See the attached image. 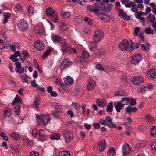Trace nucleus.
I'll return each instance as SVG.
<instances>
[{
	"label": "nucleus",
	"mask_w": 156,
	"mask_h": 156,
	"mask_svg": "<svg viewBox=\"0 0 156 156\" xmlns=\"http://www.w3.org/2000/svg\"><path fill=\"white\" fill-rule=\"evenodd\" d=\"M45 131L44 129H41L39 131V135L41 137H42L44 135Z\"/></svg>",
	"instance_id": "60"
},
{
	"label": "nucleus",
	"mask_w": 156,
	"mask_h": 156,
	"mask_svg": "<svg viewBox=\"0 0 156 156\" xmlns=\"http://www.w3.org/2000/svg\"><path fill=\"white\" fill-rule=\"evenodd\" d=\"M140 29L138 27H136L134 29V35L135 36L138 35V33L140 31Z\"/></svg>",
	"instance_id": "51"
},
{
	"label": "nucleus",
	"mask_w": 156,
	"mask_h": 156,
	"mask_svg": "<svg viewBox=\"0 0 156 156\" xmlns=\"http://www.w3.org/2000/svg\"><path fill=\"white\" fill-rule=\"evenodd\" d=\"M113 105L112 102L109 103L107 105L106 111L108 112H112L113 111Z\"/></svg>",
	"instance_id": "31"
},
{
	"label": "nucleus",
	"mask_w": 156,
	"mask_h": 156,
	"mask_svg": "<svg viewBox=\"0 0 156 156\" xmlns=\"http://www.w3.org/2000/svg\"><path fill=\"white\" fill-rule=\"evenodd\" d=\"M15 56H14L13 55H12L10 56L9 58H10L12 59L14 62H17L18 61V59L17 57Z\"/></svg>",
	"instance_id": "52"
},
{
	"label": "nucleus",
	"mask_w": 156,
	"mask_h": 156,
	"mask_svg": "<svg viewBox=\"0 0 156 156\" xmlns=\"http://www.w3.org/2000/svg\"><path fill=\"white\" fill-rule=\"evenodd\" d=\"M142 60L141 55L140 53H135L133 55L130 62L132 64L136 65L138 64Z\"/></svg>",
	"instance_id": "4"
},
{
	"label": "nucleus",
	"mask_w": 156,
	"mask_h": 156,
	"mask_svg": "<svg viewBox=\"0 0 156 156\" xmlns=\"http://www.w3.org/2000/svg\"><path fill=\"white\" fill-rule=\"evenodd\" d=\"M99 123L101 124H102L104 126H107L108 124L107 121L102 119H101L99 120Z\"/></svg>",
	"instance_id": "58"
},
{
	"label": "nucleus",
	"mask_w": 156,
	"mask_h": 156,
	"mask_svg": "<svg viewBox=\"0 0 156 156\" xmlns=\"http://www.w3.org/2000/svg\"><path fill=\"white\" fill-rule=\"evenodd\" d=\"M144 14V12L141 11H139L136 13L135 14V15L136 16V19H140L141 16L142 15Z\"/></svg>",
	"instance_id": "45"
},
{
	"label": "nucleus",
	"mask_w": 156,
	"mask_h": 156,
	"mask_svg": "<svg viewBox=\"0 0 156 156\" xmlns=\"http://www.w3.org/2000/svg\"><path fill=\"white\" fill-rule=\"evenodd\" d=\"M108 156H115V149L113 147H111L108 152Z\"/></svg>",
	"instance_id": "33"
},
{
	"label": "nucleus",
	"mask_w": 156,
	"mask_h": 156,
	"mask_svg": "<svg viewBox=\"0 0 156 156\" xmlns=\"http://www.w3.org/2000/svg\"><path fill=\"white\" fill-rule=\"evenodd\" d=\"M61 14L63 17L65 19L68 18L70 15L69 12L65 11L63 10L61 11Z\"/></svg>",
	"instance_id": "27"
},
{
	"label": "nucleus",
	"mask_w": 156,
	"mask_h": 156,
	"mask_svg": "<svg viewBox=\"0 0 156 156\" xmlns=\"http://www.w3.org/2000/svg\"><path fill=\"white\" fill-rule=\"evenodd\" d=\"M38 130L37 129H34L32 131V134L34 137H35L37 136Z\"/></svg>",
	"instance_id": "57"
},
{
	"label": "nucleus",
	"mask_w": 156,
	"mask_h": 156,
	"mask_svg": "<svg viewBox=\"0 0 156 156\" xmlns=\"http://www.w3.org/2000/svg\"><path fill=\"white\" fill-rule=\"evenodd\" d=\"M146 87L145 86L144 87H141L137 90V91L139 93H143L145 92L146 91Z\"/></svg>",
	"instance_id": "47"
},
{
	"label": "nucleus",
	"mask_w": 156,
	"mask_h": 156,
	"mask_svg": "<svg viewBox=\"0 0 156 156\" xmlns=\"http://www.w3.org/2000/svg\"><path fill=\"white\" fill-rule=\"evenodd\" d=\"M96 103L97 105L100 107H103L105 105L104 101L101 99H98L97 100Z\"/></svg>",
	"instance_id": "42"
},
{
	"label": "nucleus",
	"mask_w": 156,
	"mask_h": 156,
	"mask_svg": "<svg viewBox=\"0 0 156 156\" xmlns=\"http://www.w3.org/2000/svg\"><path fill=\"white\" fill-rule=\"evenodd\" d=\"M21 103V99L20 97L18 95H17L16 96L13 101L11 103V104L13 105L16 103Z\"/></svg>",
	"instance_id": "28"
},
{
	"label": "nucleus",
	"mask_w": 156,
	"mask_h": 156,
	"mask_svg": "<svg viewBox=\"0 0 156 156\" xmlns=\"http://www.w3.org/2000/svg\"><path fill=\"white\" fill-rule=\"evenodd\" d=\"M18 147H12V146L10 147V148L12 149L11 152L15 155H18L19 154L20 151Z\"/></svg>",
	"instance_id": "32"
},
{
	"label": "nucleus",
	"mask_w": 156,
	"mask_h": 156,
	"mask_svg": "<svg viewBox=\"0 0 156 156\" xmlns=\"http://www.w3.org/2000/svg\"><path fill=\"white\" fill-rule=\"evenodd\" d=\"M122 149L123 156H126L129 154L131 151L130 146L127 144H126L123 145Z\"/></svg>",
	"instance_id": "13"
},
{
	"label": "nucleus",
	"mask_w": 156,
	"mask_h": 156,
	"mask_svg": "<svg viewBox=\"0 0 156 156\" xmlns=\"http://www.w3.org/2000/svg\"><path fill=\"white\" fill-rule=\"evenodd\" d=\"M15 64L16 67L15 68V71L19 73H23L24 72V68L21 67V65L20 62H16Z\"/></svg>",
	"instance_id": "15"
},
{
	"label": "nucleus",
	"mask_w": 156,
	"mask_h": 156,
	"mask_svg": "<svg viewBox=\"0 0 156 156\" xmlns=\"http://www.w3.org/2000/svg\"><path fill=\"white\" fill-rule=\"evenodd\" d=\"M22 54L23 55V56H20V59L23 61H24L26 60L25 57L27 58H30V56L29 54L26 50L23 51L22 52Z\"/></svg>",
	"instance_id": "18"
},
{
	"label": "nucleus",
	"mask_w": 156,
	"mask_h": 156,
	"mask_svg": "<svg viewBox=\"0 0 156 156\" xmlns=\"http://www.w3.org/2000/svg\"><path fill=\"white\" fill-rule=\"evenodd\" d=\"M114 105L116 111L119 113L121 112V110L124 106V104H122L120 101H115L114 103Z\"/></svg>",
	"instance_id": "14"
},
{
	"label": "nucleus",
	"mask_w": 156,
	"mask_h": 156,
	"mask_svg": "<svg viewBox=\"0 0 156 156\" xmlns=\"http://www.w3.org/2000/svg\"><path fill=\"white\" fill-rule=\"evenodd\" d=\"M61 45L62 47L61 50L63 53H68L70 50V47L68 46V44L65 41L62 42Z\"/></svg>",
	"instance_id": "10"
},
{
	"label": "nucleus",
	"mask_w": 156,
	"mask_h": 156,
	"mask_svg": "<svg viewBox=\"0 0 156 156\" xmlns=\"http://www.w3.org/2000/svg\"><path fill=\"white\" fill-rule=\"evenodd\" d=\"M23 144L27 146H30L33 144L32 141L27 138H24L23 139Z\"/></svg>",
	"instance_id": "19"
},
{
	"label": "nucleus",
	"mask_w": 156,
	"mask_h": 156,
	"mask_svg": "<svg viewBox=\"0 0 156 156\" xmlns=\"http://www.w3.org/2000/svg\"><path fill=\"white\" fill-rule=\"evenodd\" d=\"M64 83L65 84L69 85L72 84L73 82V79L70 76H67L64 80Z\"/></svg>",
	"instance_id": "22"
},
{
	"label": "nucleus",
	"mask_w": 156,
	"mask_h": 156,
	"mask_svg": "<svg viewBox=\"0 0 156 156\" xmlns=\"http://www.w3.org/2000/svg\"><path fill=\"white\" fill-rule=\"evenodd\" d=\"M132 82L136 85H139L144 82V79L142 77L140 76H134L132 78Z\"/></svg>",
	"instance_id": "7"
},
{
	"label": "nucleus",
	"mask_w": 156,
	"mask_h": 156,
	"mask_svg": "<svg viewBox=\"0 0 156 156\" xmlns=\"http://www.w3.org/2000/svg\"><path fill=\"white\" fill-rule=\"evenodd\" d=\"M119 15L121 19H125V20H130L131 17L128 16L126 12L122 11L119 13Z\"/></svg>",
	"instance_id": "20"
},
{
	"label": "nucleus",
	"mask_w": 156,
	"mask_h": 156,
	"mask_svg": "<svg viewBox=\"0 0 156 156\" xmlns=\"http://www.w3.org/2000/svg\"><path fill=\"white\" fill-rule=\"evenodd\" d=\"M119 48L123 51L131 52L134 50L135 46L133 45V42L131 40L128 41L125 39L119 44Z\"/></svg>",
	"instance_id": "1"
},
{
	"label": "nucleus",
	"mask_w": 156,
	"mask_h": 156,
	"mask_svg": "<svg viewBox=\"0 0 156 156\" xmlns=\"http://www.w3.org/2000/svg\"><path fill=\"white\" fill-rule=\"evenodd\" d=\"M98 43L96 42H92L90 44V50L92 51H94L97 50L98 48Z\"/></svg>",
	"instance_id": "23"
},
{
	"label": "nucleus",
	"mask_w": 156,
	"mask_h": 156,
	"mask_svg": "<svg viewBox=\"0 0 156 156\" xmlns=\"http://www.w3.org/2000/svg\"><path fill=\"white\" fill-rule=\"evenodd\" d=\"M14 112L17 115H19L20 114V107L19 105H18L14 107Z\"/></svg>",
	"instance_id": "41"
},
{
	"label": "nucleus",
	"mask_w": 156,
	"mask_h": 156,
	"mask_svg": "<svg viewBox=\"0 0 156 156\" xmlns=\"http://www.w3.org/2000/svg\"><path fill=\"white\" fill-rule=\"evenodd\" d=\"M94 38L95 41L96 42L98 43L102 39V38L94 35Z\"/></svg>",
	"instance_id": "54"
},
{
	"label": "nucleus",
	"mask_w": 156,
	"mask_h": 156,
	"mask_svg": "<svg viewBox=\"0 0 156 156\" xmlns=\"http://www.w3.org/2000/svg\"><path fill=\"white\" fill-rule=\"evenodd\" d=\"M151 135L155 136H156V126H154L151 129L150 131Z\"/></svg>",
	"instance_id": "44"
},
{
	"label": "nucleus",
	"mask_w": 156,
	"mask_h": 156,
	"mask_svg": "<svg viewBox=\"0 0 156 156\" xmlns=\"http://www.w3.org/2000/svg\"><path fill=\"white\" fill-rule=\"evenodd\" d=\"M95 85V82L93 80L90 79L87 85V90L89 91L92 90L94 88Z\"/></svg>",
	"instance_id": "16"
},
{
	"label": "nucleus",
	"mask_w": 156,
	"mask_h": 156,
	"mask_svg": "<svg viewBox=\"0 0 156 156\" xmlns=\"http://www.w3.org/2000/svg\"><path fill=\"white\" fill-rule=\"evenodd\" d=\"M96 69L101 71H103L104 70V68L101 66V65L99 64L96 66Z\"/></svg>",
	"instance_id": "53"
},
{
	"label": "nucleus",
	"mask_w": 156,
	"mask_h": 156,
	"mask_svg": "<svg viewBox=\"0 0 156 156\" xmlns=\"http://www.w3.org/2000/svg\"><path fill=\"white\" fill-rule=\"evenodd\" d=\"M71 105L74 107V109L76 111L79 110L80 108V105L78 103H73Z\"/></svg>",
	"instance_id": "36"
},
{
	"label": "nucleus",
	"mask_w": 156,
	"mask_h": 156,
	"mask_svg": "<svg viewBox=\"0 0 156 156\" xmlns=\"http://www.w3.org/2000/svg\"><path fill=\"white\" fill-rule=\"evenodd\" d=\"M34 47L38 51H41L44 48V45L43 42L40 40H38L34 43Z\"/></svg>",
	"instance_id": "8"
},
{
	"label": "nucleus",
	"mask_w": 156,
	"mask_h": 156,
	"mask_svg": "<svg viewBox=\"0 0 156 156\" xmlns=\"http://www.w3.org/2000/svg\"><path fill=\"white\" fill-rule=\"evenodd\" d=\"M30 156H39V154L37 152L33 151L30 153Z\"/></svg>",
	"instance_id": "62"
},
{
	"label": "nucleus",
	"mask_w": 156,
	"mask_h": 156,
	"mask_svg": "<svg viewBox=\"0 0 156 156\" xmlns=\"http://www.w3.org/2000/svg\"><path fill=\"white\" fill-rule=\"evenodd\" d=\"M107 125L110 128H116L117 126H116L113 124L112 122L108 123Z\"/></svg>",
	"instance_id": "55"
},
{
	"label": "nucleus",
	"mask_w": 156,
	"mask_h": 156,
	"mask_svg": "<svg viewBox=\"0 0 156 156\" xmlns=\"http://www.w3.org/2000/svg\"><path fill=\"white\" fill-rule=\"evenodd\" d=\"M95 35L102 38L104 36L103 32L100 30H97L95 32Z\"/></svg>",
	"instance_id": "40"
},
{
	"label": "nucleus",
	"mask_w": 156,
	"mask_h": 156,
	"mask_svg": "<svg viewBox=\"0 0 156 156\" xmlns=\"http://www.w3.org/2000/svg\"><path fill=\"white\" fill-rule=\"evenodd\" d=\"M114 94L115 96H127V94L126 93H124L122 90H119L118 91L116 92L115 94Z\"/></svg>",
	"instance_id": "35"
},
{
	"label": "nucleus",
	"mask_w": 156,
	"mask_h": 156,
	"mask_svg": "<svg viewBox=\"0 0 156 156\" xmlns=\"http://www.w3.org/2000/svg\"><path fill=\"white\" fill-rule=\"evenodd\" d=\"M4 16V20H8L11 19L10 13L8 12H4L3 13Z\"/></svg>",
	"instance_id": "46"
},
{
	"label": "nucleus",
	"mask_w": 156,
	"mask_h": 156,
	"mask_svg": "<svg viewBox=\"0 0 156 156\" xmlns=\"http://www.w3.org/2000/svg\"><path fill=\"white\" fill-rule=\"evenodd\" d=\"M58 112H56L55 111H52L51 112L52 113V115L54 117H55L56 118H57L58 116Z\"/></svg>",
	"instance_id": "61"
},
{
	"label": "nucleus",
	"mask_w": 156,
	"mask_h": 156,
	"mask_svg": "<svg viewBox=\"0 0 156 156\" xmlns=\"http://www.w3.org/2000/svg\"><path fill=\"white\" fill-rule=\"evenodd\" d=\"M145 32L147 34H153L154 31L153 30H151L149 27L147 28L145 30Z\"/></svg>",
	"instance_id": "49"
},
{
	"label": "nucleus",
	"mask_w": 156,
	"mask_h": 156,
	"mask_svg": "<svg viewBox=\"0 0 156 156\" xmlns=\"http://www.w3.org/2000/svg\"><path fill=\"white\" fill-rule=\"evenodd\" d=\"M42 120L43 124L45 126L48 123V122L50 120V119L48 115H44L42 116Z\"/></svg>",
	"instance_id": "17"
},
{
	"label": "nucleus",
	"mask_w": 156,
	"mask_h": 156,
	"mask_svg": "<svg viewBox=\"0 0 156 156\" xmlns=\"http://www.w3.org/2000/svg\"><path fill=\"white\" fill-rule=\"evenodd\" d=\"M72 64V61L68 58H64L62 61L60 65L61 71H63L66 68L69 67Z\"/></svg>",
	"instance_id": "2"
},
{
	"label": "nucleus",
	"mask_w": 156,
	"mask_h": 156,
	"mask_svg": "<svg viewBox=\"0 0 156 156\" xmlns=\"http://www.w3.org/2000/svg\"><path fill=\"white\" fill-rule=\"evenodd\" d=\"M89 54L88 52L86 51H83L82 52V56L83 58H87L89 56Z\"/></svg>",
	"instance_id": "48"
},
{
	"label": "nucleus",
	"mask_w": 156,
	"mask_h": 156,
	"mask_svg": "<svg viewBox=\"0 0 156 156\" xmlns=\"http://www.w3.org/2000/svg\"><path fill=\"white\" fill-rule=\"evenodd\" d=\"M46 12L48 16H51L54 20H58L59 19L56 12L51 7L47 8L46 10Z\"/></svg>",
	"instance_id": "3"
},
{
	"label": "nucleus",
	"mask_w": 156,
	"mask_h": 156,
	"mask_svg": "<svg viewBox=\"0 0 156 156\" xmlns=\"http://www.w3.org/2000/svg\"><path fill=\"white\" fill-rule=\"evenodd\" d=\"M44 29L41 25L36 26L35 27L34 31L36 34L41 35L44 32Z\"/></svg>",
	"instance_id": "11"
},
{
	"label": "nucleus",
	"mask_w": 156,
	"mask_h": 156,
	"mask_svg": "<svg viewBox=\"0 0 156 156\" xmlns=\"http://www.w3.org/2000/svg\"><path fill=\"white\" fill-rule=\"evenodd\" d=\"M147 77L151 80L156 78V71L154 69L152 68L148 70L147 74Z\"/></svg>",
	"instance_id": "9"
},
{
	"label": "nucleus",
	"mask_w": 156,
	"mask_h": 156,
	"mask_svg": "<svg viewBox=\"0 0 156 156\" xmlns=\"http://www.w3.org/2000/svg\"><path fill=\"white\" fill-rule=\"evenodd\" d=\"M27 11L29 16H31L34 13V7L32 6L29 7L27 9Z\"/></svg>",
	"instance_id": "30"
},
{
	"label": "nucleus",
	"mask_w": 156,
	"mask_h": 156,
	"mask_svg": "<svg viewBox=\"0 0 156 156\" xmlns=\"http://www.w3.org/2000/svg\"><path fill=\"white\" fill-rule=\"evenodd\" d=\"M145 119L149 122H152L154 121V118L151 116L150 114H148L145 116Z\"/></svg>",
	"instance_id": "24"
},
{
	"label": "nucleus",
	"mask_w": 156,
	"mask_h": 156,
	"mask_svg": "<svg viewBox=\"0 0 156 156\" xmlns=\"http://www.w3.org/2000/svg\"><path fill=\"white\" fill-rule=\"evenodd\" d=\"M11 109L9 108H7L5 109L4 111V117H5L6 116L9 117L11 114Z\"/></svg>",
	"instance_id": "34"
},
{
	"label": "nucleus",
	"mask_w": 156,
	"mask_h": 156,
	"mask_svg": "<svg viewBox=\"0 0 156 156\" xmlns=\"http://www.w3.org/2000/svg\"><path fill=\"white\" fill-rule=\"evenodd\" d=\"M10 136L12 139L16 140H18L20 138V135L16 132L12 133Z\"/></svg>",
	"instance_id": "21"
},
{
	"label": "nucleus",
	"mask_w": 156,
	"mask_h": 156,
	"mask_svg": "<svg viewBox=\"0 0 156 156\" xmlns=\"http://www.w3.org/2000/svg\"><path fill=\"white\" fill-rule=\"evenodd\" d=\"M130 100L129 98H122L121 101L120 102L122 104H124L125 105L128 104Z\"/></svg>",
	"instance_id": "38"
},
{
	"label": "nucleus",
	"mask_w": 156,
	"mask_h": 156,
	"mask_svg": "<svg viewBox=\"0 0 156 156\" xmlns=\"http://www.w3.org/2000/svg\"><path fill=\"white\" fill-rule=\"evenodd\" d=\"M17 26L20 30L21 31L26 30L28 28V24L25 20H20L17 23Z\"/></svg>",
	"instance_id": "5"
},
{
	"label": "nucleus",
	"mask_w": 156,
	"mask_h": 156,
	"mask_svg": "<svg viewBox=\"0 0 156 156\" xmlns=\"http://www.w3.org/2000/svg\"><path fill=\"white\" fill-rule=\"evenodd\" d=\"M120 1L122 4L124 5L126 7H127L126 6L129 3V0H121Z\"/></svg>",
	"instance_id": "59"
},
{
	"label": "nucleus",
	"mask_w": 156,
	"mask_h": 156,
	"mask_svg": "<svg viewBox=\"0 0 156 156\" xmlns=\"http://www.w3.org/2000/svg\"><path fill=\"white\" fill-rule=\"evenodd\" d=\"M63 136L65 141L67 142H69L72 140L73 133L69 131L64 130L63 132Z\"/></svg>",
	"instance_id": "6"
},
{
	"label": "nucleus",
	"mask_w": 156,
	"mask_h": 156,
	"mask_svg": "<svg viewBox=\"0 0 156 156\" xmlns=\"http://www.w3.org/2000/svg\"><path fill=\"white\" fill-rule=\"evenodd\" d=\"M136 4L133 2L132 1L129 2L128 4L127 5L128 8H130L131 6L133 7L135 6Z\"/></svg>",
	"instance_id": "56"
},
{
	"label": "nucleus",
	"mask_w": 156,
	"mask_h": 156,
	"mask_svg": "<svg viewBox=\"0 0 156 156\" xmlns=\"http://www.w3.org/2000/svg\"><path fill=\"white\" fill-rule=\"evenodd\" d=\"M151 147L153 150H156V140L153 142L151 146Z\"/></svg>",
	"instance_id": "64"
},
{
	"label": "nucleus",
	"mask_w": 156,
	"mask_h": 156,
	"mask_svg": "<svg viewBox=\"0 0 156 156\" xmlns=\"http://www.w3.org/2000/svg\"><path fill=\"white\" fill-rule=\"evenodd\" d=\"M50 138L52 140H58L60 138V135L58 133L51 134Z\"/></svg>",
	"instance_id": "29"
},
{
	"label": "nucleus",
	"mask_w": 156,
	"mask_h": 156,
	"mask_svg": "<svg viewBox=\"0 0 156 156\" xmlns=\"http://www.w3.org/2000/svg\"><path fill=\"white\" fill-rule=\"evenodd\" d=\"M35 100L34 105L36 107L38 108V105L40 103V98L39 97H35Z\"/></svg>",
	"instance_id": "43"
},
{
	"label": "nucleus",
	"mask_w": 156,
	"mask_h": 156,
	"mask_svg": "<svg viewBox=\"0 0 156 156\" xmlns=\"http://www.w3.org/2000/svg\"><path fill=\"white\" fill-rule=\"evenodd\" d=\"M59 156H71L69 152L65 151L59 152Z\"/></svg>",
	"instance_id": "37"
},
{
	"label": "nucleus",
	"mask_w": 156,
	"mask_h": 156,
	"mask_svg": "<svg viewBox=\"0 0 156 156\" xmlns=\"http://www.w3.org/2000/svg\"><path fill=\"white\" fill-rule=\"evenodd\" d=\"M51 51V49H48L46 51H45L44 54L42 57L43 58H46L49 54L50 52Z\"/></svg>",
	"instance_id": "50"
},
{
	"label": "nucleus",
	"mask_w": 156,
	"mask_h": 156,
	"mask_svg": "<svg viewBox=\"0 0 156 156\" xmlns=\"http://www.w3.org/2000/svg\"><path fill=\"white\" fill-rule=\"evenodd\" d=\"M106 54V51L104 48L98 50L97 52V55L98 56L105 55Z\"/></svg>",
	"instance_id": "39"
},
{
	"label": "nucleus",
	"mask_w": 156,
	"mask_h": 156,
	"mask_svg": "<svg viewBox=\"0 0 156 156\" xmlns=\"http://www.w3.org/2000/svg\"><path fill=\"white\" fill-rule=\"evenodd\" d=\"M130 104L132 106L135 105L136 104V101L134 98H132L130 101Z\"/></svg>",
	"instance_id": "63"
},
{
	"label": "nucleus",
	"mask_w": 156,
	"mask_h": 156,
	"mask_svg": "<svg viewBox=\"0 0 156 156\" xmlns=\"http://www.w3.org/2000/svg\"><path fill=\"white\" fill-rule=\"evenodd\" d=\"M52 38L53 41L55 43H58L61 41L60 37L58 35H53Z\"/></svg>",
	"instance_id": "25"
},
{
	"label": "nucleus",
	"mask_w": 156,
	"mask_h": 156,
	"mask_svg": "<svg viewBox=\"0 0 156 156\" xmlns=\"http://www.w3.org/2000/svg\"><path fill=\"white\" fill-rule=\"evenodd\" d=\"M53 106L55 108L56 112H61L62 110V106L58 103H55L53 105Z\"/></svg>",
	"instance_id": "26"
},
{
	"label": "nucleus",
	"mask_w": 156,
	"mask_h": 156,
	"mask_svg": "<svg viewBox=\"0 0 156 156\" xmlns=\"http://www.w3.org/2000/svg\"><path fill=\"white\" fill-rule=\"evenodd\" d=\"M106 147V142L105 140H102L100 141L98 145L97 148L100 151H103Z\"/></svg>",
	"instance_id": "12"
}]
</instances>
